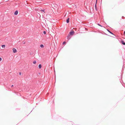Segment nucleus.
I'll return each mask as SVG.
<instances>
[{
  "label": "nucleus",
  "mask_w": 125,
  "mask_h": 125,
  "mask_svg": "<svg viewBox=\"0 0 125 125\" xmlns=\"http://www.w3.org/2000/svg\"><path fill=\"white\" fill-rule=\"evenodd\" d=\"M13 85H11V87H13Z\"/></svg>",
  "instance_id": "6ab92c4d"
},
{
  "label": "nucleus",
  "mask_w": 125,
  "mask_h": 125,
  "mask_svg": "<svg viewBox=\"0 0 125 125\" xmlns=\"http://www.w3.org/2000/svg\"><path fill=\"white\" fill-rule=\"evenodd\" d=\"M124 34H125V31L124 32Z\"/></svg>",
  "instance_id": "aec40b11"
},
{
  "label": "nucleus",
  "mask_w": 125,
  "mask_h": 125,
  "mask_svg": "<svg viewBox=\"0 0 125 125\" xmlns=\"http://www.w3.org/2000/svg\"><path fill=\"white\" fill-rule=\"evenodd\" d=\"M1 58L0 57V61H1Z\"/></svg>",
  "instance_id": "f3484780"
},
{
  "label": "nucleus",
  "mask_w": 125,
  "mask_h": 125,
  "mask_svg": "<svg viewBox=\"0 0 125 125\" xmlns=\"http://www.w3.org/2000/svg\"><path fill=\"white\" fill-rule=\"evenodd\" d=\"M40 46L41 48H43L44 47L43 45L42 44H41L40 45Z\"/></svg>",
  "instance_id": "1a4fd4ad"
},
{
  "label": "nucleus",
  "mask_w": 125,
  "mask_h": 125,
  "mask_svg": "<svg viewBox=\"0 0 125 125\" xmlns=\"http://www.w3.org/2000/svg\"><path fill=\"white\" fill-rule=\"evenodd\" d=\"M18 13V11L16 10L14 13V14L15 15H17Z\"/></svg>",
  "instance_id": "20e7f679"
},
{
  "label": "nucleus",
  "mask_w": 125,
  "mask_h": 125,
  "mask_svg": "<svg viewBox=\"0 0 125 125\" xmlns=\"http://www.w3.org/2000/svg\"><path fill=\"white\" fill-rule=\"evenodd\" d=\"M96 3L95 5V8L96 9Z\"/></svg>",
  "instance_id": "ddd939ff"
},
{
  "label": "nucleus",
  "mask_w": 125,
  "mask_h": 125,
  "mask_svg": "<svg viewBox=\"0 0 125 125\" xmlns=\"http://www.w3.org/2000/svg\"><path fill=\"white\" fill-rule=\"evenodd\" d=\"M98 25H99V26H101V27H103V26H102L101 25H100V24H98Z\"/></svg>",
  "instance_id": "4468645a"
},
{
  "label": "nucleus",
  "mask_w": 125,
  "mask_h": 125,
  "mask_svg": "<svg viewBox=\"0 0 125 125\" xmlns=\"http://www.w3.org/2000/svg\"><path fill=\"white\" fill-rule=\"evenodd\" d=\"M41 11H43V12H44V10H41Z\"/></svg>",
  "instance_id": "2eb2a0df"
},
{
  "label": "nucleus",
  "mask_w": 125,
  "mask_h": 125,
  "mask_svg": "<svg viewBox=\"0 0 125 125\" xmlns=\"http://www.w3.org/2000/svg\"><path fill=\"white\" fill-rule=\"evenodd\" d=\"M23 43L24 44V43H25V42H24Z\"/></svg>",
  "instance_id": "4be33fe9"
},
{
  "label": "nucleus",
  "mask_w": 125,
  "mask_h": 125,
  "mask_svg": "<svg viewBox=\"0 0 125 125\" xmlns=\"http://www.w3.org/2000/svg\"><path fill=\"white\" fill-rule=\"evenodd\" d=\"M69 21V18L68 19L66 20V22L67 23H68Z\"/></svg>",
  "instance_id": "39448f33"
},
{
  "label": "nucleus",
  "mask_w": 125,
  "mask_h": 125,
  "mask_svg": "<svg viewBox=\"0 0 125 125\" xmlns=\"http://www.w3.org/2000/svg\"><path fill=\"white\" fill-rule=\"evenodd\" d=\"M71 37V36H70V35L68 34V36L67 37V39L68 40H69L70 39Z\"/></svg>",
  "instance_id": "f03ea898"
},
{
  "label": "nucleus",
  "mask_w": 125,
  "mask_h": 125,
  "mask_svg": "<svg viewBox=\"0 0 125 125\" xmlns=\"http://www.w3.org/2000/svg\"><path fill=\"white\" fill-rule=\"evenodd\" d=\"M97 0H96V2H97Z\"/></svg>",
  "instance_id": "412c9836"
},
{
  "label": "nucleus",
  "mask_w": 125,
  "mask_h": 125,
  "mask_svg": "<svg viewBox=\"0 0 125 125\" xmlns=\"http://www.w3.org/2000/svg\"><path fill=\"white\" fill-rule=\"evenodd\" d=\"M107 31H108L110 33L113 34L112 32H111V31H109V30H107Z\"/></svg>",
  "instance_id": "6e6552de"
},
{
  "label": "nucleus",
  "mask_w": 125,
  "mask_h": 125,
  "mask_svg": "<svg viewBox=\"0 0 125 125\" xmlns=\"http://www.w3.org/2000/svg\"><path fill=\"white\" fill-rule=\"evenodd\" d=\"M46 31H43V33L44 34H46Z\"/></svg>",
  "instance_id": "f8f14e48"
},
{
  "label": "nucleus",
  "mask_w": 125,
  "mask_h": 125,
  "mask_svg": "<svg viewBox=\"0 0 125 125\" xmlns=\"http://www.w3.org/2000/svg\"><path fill=\"white\" fill-rule=\"evenodd\" d=\"M124 45H125V42H124V41H122L121 42Z\"/></svg>",
  "instance_id": "0eeeda50"
},
{
  "label": "nucleus",
  "mask_w": 125,
  "mask_h": 125,
  "mask_svg": "<svg viewBox=\"0 0 125 125\" xmlns=\"http://www.w3.org/2000/svg\"><path fill=\"white\" fill-rule=\"evenodd\" d=\"M42 67V65L41 64H39V69H41Z\"/></svg>",
  "instance_id": "423d86ee"
},
{
  "label": "nucleus",
  "mask_w": 125,
  "mask_h": 125,
  "mask_svg": "<svg viewBox=\"0 0 125 125\" xmlns=\"http://www.w3.org/2000/svg\"><path fill=\"white\" fill-rule=\"evenodd\" d=\"M74 33V32L73 31H72L71 32H70L69 34L70 35H72Z\"/></svg>",
  "instance_id": "f257e3e1"
},
{
  "label": "nucleus",
  "mask_w": 125,
  "mask_h": 125,
  "mask_svg": "<svg viewBox=\"0 0 125 125\" xmlns=\"http://www.w3.org/2000/svg\"><path fill=\"white\" fill-rule=\"evenodd\" d=\"M33 63L34 64H36V61H34L33 62Z\"/></svg>",
  "instance_id": "9b49d317"
},
{
  "label": "nucleus",
  "mask_w": 125,
  "mask_h": 125,
  "mask_svg": "<svg viewBox=\"0 0 125 125\" xmlns=\"http://www.w3.org/2000/svg\"><path fill=\"white\" fill-rule=\"evenodd\" d=\"M5 45H2V48H4L5 47Z\"/></svg>",
  "instance_id": "9d476101"
},
{
  "label": "nucleus",
  "mask_w": 125,
  "mask_h": 125,
  "mask_svg": "<svg viewBox=\"0 0 125 125\" xmlns=\"http://www.w3.org/2000/svg\"><path fill=\"white\" fill-rule=\"evenodd\" d=\"M13 52L14 53H16L17 52V50H16L14 48H13L12 49Z\"/></svg>",
  "instance_id": "7ed1b4c3"
},
{
  "label": "nucleus",
  "mask_w": 125,
  "mask_h": 125,
  "mask_svg": "<svg viewBox=\"0 0 125 125\" xmlns=\"http://www.w3.org/2000/svg\"><path fill=\"white\" fill-rule=\"evenodd\" d=\"M66 43L65 42H64L63 43V44H64L65 43Z\"/></svg>",
  "instance_id": "dca6fc26"
},
{
  "label": "nucleus",
  "mask_w": 125,
  "mask_h": 125,
  "mask_svg": "<svg viewBox=\"0 0 125 125\" xmlns=\"http://www.w3.org/2000/svg\"><path fill=\"white\" fill-rule=\"evenodd\" d=\"M19 74L20 75H21V72L19 73Z\"/></svg>",
  "instance_id": "a211bd4d"
}]
</instances>
